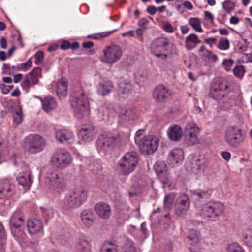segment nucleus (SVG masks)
Segmentation results:
<instances>
[{"mask_svg": "<svg viewBox=\"0 0 252 252\" xmlns=\"http://www.w3.org/2000/svg\"><path fill=\"white\" fill-rule=\"evenodd\" d=\"M125 143V139L118 132H104L97 140V148L100 153L107 154Z\"/></svg>", "mask_w": 252, "mask_h": 252, "instance_id": "1", "label": "nucleus"}, {"mask_svg": "<svg viewBox=\"0 0 252 252\" xmlns=\"http://www.w3.org/2000/svg\"><path fill=\"white\" fill-rule=\"evenodd\" d=\"M70 105L75 116L79 119L89 114V103L87 94L82 91L73 93L70 98Z\"/></svg>", "mask_w": 252, "mask_h": 252, "instance_id": "2", "label": "nucleus"}, {"mask_svg": "<svg viewBox=\"0 0 252 252\" xmlns=\"http://www.w3.org/2000/svg\"><path fill=\"white\" fill-rule=\"evenodd\" d=\"M143 130H138L135 136V142L142 153L152 154L157 150L159 142L157 137L153 135H145Z\"/></svg>", "mask_w": 252, "mask_h": 252, "instance_id": "3", "label": "nucleus"}, {"mask_svg": "<svg viewBox=\"0 0 252 252\" xmlns=\"http://www.w3.org/2000/svg\"><path fill=\"white\" fill-rule=\"evenodd\" d=\"M225 210L224 205L220 202H209L203 204L197 210L198 214L207 220H217Z\"/></svg>", "mask_w": 252, "mask_h": 252, "instance_id": "4", "label": "nucleus"}, {"mask_svg": "<svg viewBox=\"0 0 252 252\" xmlns=\"http://www.w3.org/2000/svg\"><path fill=\"white\" fill-rule=\"evenodd\" d=\"M87 192L78 188L66 194L63 200L64 207L67 209H75L81 206L86 200Z\"/></svg>", "mask_w": 252, "mask_h": 252, "instance_id": "5", "label": "nucleus"}, {"mask_svg": "<svg viewBox=\"0 0 252 252\" xmlns=\"http://www.w3.org/2000/svg\"><path fill=\"white\" fill-rule=\"evenodd\" d=\"M138 156L135 152H127L119 161L118 170L123 175H128L133 171L138 164Z\"/></svg>", "mask_w": 252, "mask_h": 252, "instance_id": "6", "label": "nucleus"}, {"mask_svg": "<svg viewBox=\"0 0 252 252\" xmlns=\"http://www.w3.org/2000/svg\"><path fill=\"white\" fill-rule=\"evenodd\" d=\"M45 184L49 189L59 191L65 187V182L61 172L57 170H50L47 173Z\"/></svg>", "mask_w": 252, "mask_h": 252, "instance_id": "7", "label": "nucleus"}, {"mask_svg": "<svg viewBox=\"0 0 252 252\" xmlns=\"http://www.w3.org/2000/svg\"><path fill=\"white\" fill-rule=\"evenodd\" d=\"M46 146L44 139L38 134L30 135L27 137L23 144L25 152L29 154H36L42 151Z\"/></svg>", "mask_w": 252, "mask_h": 252, "instance_id": "8", "label": "nucleus"}, {"mask_svg": "<svg viewBox=\"0 0 252 252\" xmlns=\"http://www.w3.org/2000/svg\"><path fill=\"white\" fill-rule=\"evenodd\" d=\"M225 140L230 146L237 147L245 139L242 130L237 126H230L225 131Z\"/></svg>", "mask_w": 252, "mask_h": 252, "instance_id": "9", "label": "nucleus"}, {"mask_svg": "<svg viewBox=\"0 0 252 252\" xmlns=\"http://www.w3.org/2000/svg\"><path fill=\"white\" fill-rule=\"evenodd\" d=\"M170 45V42L168 38L162 37L156 38L151 43V52L158 57L162 59H166Z\"/></svg>", "mask_w": 252, "mask_h": 252, "instance_id": "10", "label": "nucleus"}, {"mask_svg": "<svg viewBox=\"0 0 252 252\" xmlns=\"http://www.w3.org/2000/svg\"><path fill=\"white\" fill-rule=\"evenodd\" d=\"M72 161L71 156L65 149H58L52 157L51 162L57 168L64 169L69 165Z\"/></svg>", "mask_w": 252, "mask_h": 252, "instance_id": "11", "label": "nucleus"}, {"mask_svg": "<svg viewBox=\"0 0 252 252\" xmlns=\"http://www.w3.org/2000/svg\"><path fill=\"white\" fill-rule=\"evenodd\" d=\"M122 55L121 48L117 45H111L103 50L100 60L107 64H112L119 61Z\"/></svg>", "mask_w": 252, "mask_h": 252, "instance_id": "12", "label": "nucleus"}, {"mask_svg": "<svg viewBox=\"0 0 252 252\" xmlns=\"http://www.w3.org/2000/svg\"><path fill=\"white\" fill-rule=\"evenodd\" d=\"M154 169L158 175L160 181L163 184V188L168 190H171L174 187V184L171 180L168 173L166 169V165L164 163H158L154 165Z\"/></svg>", "mask_w": 252, "mask_h": 252, "instance_id": "13", "label": "nucleus"}, {"mask_svg": "<svg viewBox=\"0 0 252 252\" xmlns=\"http://www.w3.org/2000/svg\"><path fill=\"white\" fill-rule=\"evenodd\" d=\"M199 131V129L195 123L190 122L186 125L184 130V135L188 144L192 145L198 142L197 135Z\"/></svg>", "mask_w": 252, "mask_h": 252, "instance_id": "14", "label": "nucleus"}, {"mask_svg": "<svg viewBox=\"0 0 252 252\" xmlns=\"http://www.w3.org/2000/svg\"><path fill=\"white\" fill-rule=\"evenodd\" d=\"M97 133L96 128L91 124L83 125L79 132V136L84 142H90L93 140Z\"/></svg>", "mask_w": 252, "mask_h": 252, "instance_id": "15", "label": "nucleus"}, {"mask_svg": "<svg viewBox=\"0 0 252 252\" xmlns=\"http://www.w3.org/2000/svg\"><path fill=\"white\" fill-rule=\"evenodd\" d=\"M188 238L190 252H202L200 245V233L195 230L189 231Z\"/></svg>", "mask_w": 252, "mask_h": 252, "instance_id": "16", "label": "nucleus"}, {"mask_svg": "<svg viewBox=\"0 0 252 252\" xmlns=\"http://www.w3.org/2000/svg\"><path fill=\"white\" fill-rule=\"evenodd\" d=\"M228 84L226 82L215 83L211 85L210 93L215 99H220L224 96V91L228 88Z\"/></svg>", "mask_w": 252, "mask_h": 252, "instance_id": "17", "label": "nucleus"}, {"mask_svg": "<svg viewBox=\"0 0 252 252\" xmlns=\"http://www.w3.org/2000/svg\"><path fill=\"white\" fill-rule=\"evenodd\" d=\"M190 205L188 196L185 194H182L177 199L175 203V213L178 216L186 214Z\"/></svg>", "mask_w": 252, "mask_h": 252, "instance_id": "18", "label": "nucleus"}, {"mask_svg": "<svg viewBox=\"0 0 252 252\" xmlns=\"http://www.w3.org/2000/svg\"><path fill=\"white\" fill-rule=\"evenodd\" d=\"M171 91L163 85L157 86L153 92L154 98L158 102H165L171 96Z\"/></svg>", "mask_w": 252, "mask_h": 252, "instance_id": "19", "label": "nucleus"}, {"mask_svg": "<svg viewBox=\"0 0 252 252\" xmlns=\"http://www.w3.org/2000/svg\"><path fill=\"white\" fill-rule=\"evenodd\" d=\"M27 228L29 233L32 235L43 233L42 222L37 219H31L27 222Z\"/></svg>", "mask_w": 252, "mask_h": 252, "instance_id": "20", "label": "nucleus"}, {"mask_svg": "<svg viewBox=\"0 0 252 252\" xmlns=\"http://www.w3.org/2000/svg\"><path fill=\"white\" fill-rule=\"evenodd\" d=\"M184 159V153L181 148L172 150L168 156L167 161L172 166L181 163Z\"/></svg>", "mask_w": 252, "mask_h": 252, "instance_id": "21", "label": "nucleus"}, {"mask_svg": "<svg viewBox=\"0 0 252 252\" xmlns=\"http://www.w3.org/2000/svg\"><path fill=\"white\" fill-rule=\"evenodd\" d=\"M114 113V110L112 107L103 105L100 106L97 109V115L100 120L108 121Z\"/></svg>", "mask_w": 252, "mask_h": 252, "instance_id": "22", "label": "nucleus"}, {"mask_svg": "<svg viewBox=\"0 0 252 252\" xmlns=\"http://www.w3.org/2000/svg\"><path fill=\"white\" fill-rule=\"evenodd\" d=\"M95 210L98 216L102 219H107L111 216L110 207L106 203H97L95 207Z\"/></svg>", "mask_w": 252, "mask_h": 252, "instance_id": "23", "label": "nucleus"}, {"mask_svg": "<svg viewBox=\"0 0 252 252\" xmlns=\"http://www.w3.org/2000/svg\"><path fill=\"white\" fill-rule=\"evenodd\" d=\"M13 186L8 180H0V199L11 196L13 193Z\"/></svg>", "mask_w": 252, "mask_h": 252, "instance_id": "24", "label": "nucleus"}, {"mask_svg": "<svg viewBox=\"0 0 252 252\" xmlns=\"http://www.w3.org/2000/svg\"><path fill=\"white\" fill-rule=\"evenodd\" d=\"M81 220L83 224L87 227H91L94 223L95 215L90 209H85L81 213Z\"/></svg>", "mask_w": 252, "mask_h": 252, "instance_id": "25", "label": "nucleus"}, {"mask_svg": "<svg viewBox=\"0 0 252 252\" xmlns=\"http://www.w3.org/2000/svg\"><path fill=\"white\" fill-rule=\"evenodd\" d=\"M199 56L202 60L206 62L210 61L216 62L218 58L217 56L206 48L204 45H201L199 49Z\"/></svg>", "mask_w": 252, "mask_h": 252, "instance_id": "26", "label": "nucleus"}, {"mask_svg": "<svg viewBox=\"0 0 252 252\" xmlns=\"http://www.w3.org/2000/svg\"><path fill=\"white\" fill-rule=\"evenodd\" d=\"M16 179L20 185L25 187H30L33 182L32 173L30 171L20 173Z\"/></svg>", "mask_w": 252, "mask_h": 252, "instance_id": "27", "label": "nucleus"}, {"mask_svg": "<svg viewBox=\"0 0 252 252\" xmlns=\"http://www.w3.org/2000/svg\"><path fill=\"white\" fill-rule=\"evenodd\" d=\"M168 135L169 138L174 141H179L183 134L182 129L178 125H173L168 130Z\"/></svg>", "mask_w": 252, "mask_h": 252, "instance_id": "28", "label": "nucleus"}, {"mask_svg": "<svg viewBox=\"0 0 252 252\" xmlns=\"http://www.w3.org/2000/svg\"><path fill=\"white\" fill-rule=\"evenodd\" d=\"M76 247L80 252H92L91 242L85 236H81L79 238Z\"/></svg>", "mask_w": 252, "mask_h": 252, "instance_id": "29", "label": "nucleus"}, {"mask_svg": "<svg viewBox=\"0 0 252 252\" xmlns=\"http://www.w3.org/2000/svg\"><path fill=\"white\" fill-rule=\"evenodd\" d=\"M56 137L60 142H70L74 135L72 131L68 129H61L56 132Z\"/></svg>", "mask_w": 252, "mask_h": 252, "instance_id": "30", "label": "nucleus"}, {"mask_svg": "<svg viewBox=\"0 0 252 252\" xmlns=\"http://www.w3.org/2000/svg\"><path fill=\"white\" fill-rule=\"evenodd\" d=\"M68 83L66 78H62L57 82V94L60 98L65 97L67 94Z\"/></svg>", "mask_w": 252, "mask_h": 252, "instance_id": "31", "label": "nucleus"}, {"mask_svg": "<svg viewBox=\"0 0 252 252\" xmlns=\"http://www.w3.org/2000/svg\"><path fill=\"white\" fill-rule=\"evenodd\" d=\"M113 84L110 81H103L99 83L97 87L98 93L104 96L109 94L112 90Z\"/></svg>", "mask_w": 252, "mask_h": 252, "instance_id": "32", "label": "nucleus"}, {"mask_svg": "<svg viewBox=\"0 0 252 252\" xmlns=\"http://www.w3.org/2000/svg\"><path fill=\"white\" fill-rule=\"evenodd\" d=\"M23 214L20 211H15L10 219L11 228H19L23 223Z\"/></svg>", "mask_w": 252, "mask_h": 252, "instance_id": "33", "label": "nucleus"}, {"mask_svg": "<svg viewBox=\"0 0 252 252\" xmlns=\"http://www.w3.org/2000/svg\"><path fill=\"white\" fill-rule=\"evenodd\" d=\"M11 231L15 239L19 243L22 244L26 242L27 238L23 230L19 228H11Z\"/></svg>", "mask_w": 252, "mask_h": 252, "instance_id": "34", "label": "nucleus"}, {"mask_svg": "<svg viewBox=\"0 0 252 252\" xmlns=\"http://www.w3.org/2000/svg\"><path fill=\"white\" fill-rule=\"evenodd\" d=\"M42 105L43 109L47 112L52 111L57 106L55 100L51 97L44 98L42 101Z\"/></svg>", "mask_w": 252, "mask_h": 252, "instance_id": "35", "label": "nucleus"}, {"mask_svg": "<svg viewBox=\"0 0 252 252\" xmlns=\"http://www.w3.org/2000/svg\"><path fill=\"white\" fill-rule=\"evenodd\" d=\"M132 89V85L129 81L122 79L119 82V92L120 93L127 95Z\"/></svg>", "mask_w": 252, "mask_h": 252, "instance_id": "36", "label": "nucleus"}, {"mask_svg": "<svg viewBox=\"0 0 252 252\" xmlns=\"http://www.w3.org/2000/svg\"><path fill=\"white\" fill-rule=\"evenodd\" d=\"M200 42V40H199L197 35L194 33H192L188 35L186 38L185 46L187 49L190 50L193 48V47L191 45V44H194L195 46Z\"/></svg>", "mask_w": 252, "mask_h": 252, "instance_id": "37", "label": "nucleus"}, {"mask_svg": "<svg viewBox=\"0 0 252 252\" xmlns=\"http://www.w3.org/2000/svg\"><path fill=\"white\" fill-rule=\"evenodd\" d=\"M211 194V191L210 190H201L196 189L192 191V196L195 199L199 201L202 200L208 199Z\"/></svg>", "mask_w": 252, "mask_h": 252, "instance_id": "38", "label": "nucleus"}, {"mask_svg": "<svg viewBox=\"0 0 252 252\" xmlns=\"http://www.w3.org/2000/svg\"><path fill=\"white\" fill-rule=\"evenodd\" d=\"M118 246L114 242L107 241L101 246V252H118Z\"/></svg>", "mask_w": 252, "mask_h": 252, "instance_id": "39", "label": "nucleus"}, {"mask_svg": "<svg viewBox=\"0 0 252 252\" xmlns=\"http://www.w3.org/2000/svg\"><path fill=\"white\" fill-rule=\"evenodd\" d=\"M31 78L33 85H36L39 82V79L42 76L41 69L39 67H34L32 70L28 73Z\"/></svg>", "mask_w": 252, "mask_h": 252, "instance_id": "40", "label": "nucleus"}, {"mask_svg": "<svg viewBox=\"0 0 252 252\" xmlns=\"http://www.w3.org/2000/svg\"><path fill=\"white\" fill-rule=\"evenodd\" d=\"M188 23L196 32L202 33L203 32L201 25V22L199 18L190 17L188 20Z\"/></svg>", "mask_w": 252, "mask_h": 252, "instance_id": "41", "label": "nucleus"}, {"mask_svg": "<svg viewBox=\"0 0 252 252\" xmlns=\"http://www.w3.org/2000/svg\"><path fill=\"white\" fill-rule=\"evenodd\" d=\"M135 110L129 108L122 112L121 117L123 120L128 121L133 119L135 118Z\"/></svg>", "mask_w": 252, "mask_h": 252, "instance_id": "42", "label": "nucleus"}, {"mask_svg": "<svg viewBox=\"0 0 252 252\" xmlns=\"http://www.w3.org/2000/svg\"><path fill=\"white\" fill-rule=\"evenodd\" d=\"M204 163L203 159H201L197 156L194 157L192 163V168L196 169L199 173L203 170Z\"/></svg>", "mask_w": 252, "mask_h": 252, "instance_id": "43", "label": "nucleus"}, {"mask_svg": "<svg viewBox=\"0 0 252 252\" xmlns=\"http://www.w3.org/2000/svg\"><path fill=\"white\" fill-rule=\"evenodd\" d=\"M175 195L172 193L165 196L164 199V210L168 211L172 207L175 200Z\"/></svg>", "mask_w": 252, "mask_h": 252, "instance_id": "44", "label": "nucleus"}, {"mask_svg": "<svg viewBox=\"0 0 252 252\" xmlns=\"http://www.w3.org/2000/svg\"><path fill=\"white\" fill-rule=\"evenodd\" d=\"M246 72L245 67L242 65H236L233 69L234 75L239 79H242Z\"/></svg>", "mask_w": 252, "mask_h": 252, "instance_id": "45", "label": "nucleus"}, {"mask_svg": "<svg viewBox=\"0 0 252 252\" xmlns=\"http://www.w3.org/2000/svg\"><path fill=\"white\" fill-rule=\"evenodd\" d=\"M32 85H34L32 81L31 78L28 74L24 77V80L22 82L21 86L23 89L26 92H28L29 89L32 87Z\"/></svg>", "mask_w": 252, "mask_h": 252, "instance_id": "46", "label": "nucleus"}, {"mask_svg": "<svg viewBox=\"0 0 252 252\" xmlns=\"http://www.w3.org/2000/svg\"><path fill=\"white\" fill-rule=\"evenodd\" d=\"M235 2L232 0H226L222 3V7L225 11L230 13L234 9Z\"/></svg>", "mask_w": 252, "mask_h": 252, "instance_id": "47", "label": "nucleus"}, {"mask_svg": "<svg viewBox=\"0 0 252 252\" xmlns=\"http://www.w3.org/2000/svg\"><path fill=\"white\" fill-rule=\"evenodd\" d=\"M121 252H135L134 244L131 241H127L124 244Z\"/></svg>", "mask_w": 252, "mask_h": 252, "instance_id": "48", "label": "nucleus"}, {"mask_svg": "<svg viewBox=\"0 0 252 252\" xmlns=\"http://www.w3.org/2000/svg\"><path fill=\"white\" fill-rule=\"evenodd\" d=\"M230 44L229 40L222 38L220 39L217 45V48L220 50H227L229 48Z\"/></svg>", "mask_w": 252, "mask_h": 252, "instance_id": "49", "label": "nucleus"}, {"mask_svg": "<svg viewBox=\"0 0 252 252\" xmlns=\"http://www.w3.org/2000/svg\"><path fill=\"white\" fill-rule=\"evenodd\" d=\"M244 240L248 246L252 247V229H248L245 231Z\"/></svg>", "mask_w": 252, "mask_h": 252, "instance_id": "50", "label": "nucleus"}, {"mask_svg": "<svg viewBox=\"0 0 252 252\" xmlns=\"http://www.w3.org/2000/svg\"><path fill=\"white\" fill-rule=\"evenodd\" d=\"M142 192V188L139 184H135L129 189V193L130 196L138 194Z\"/></svg>", "mask_w": 252, "mask_h": 252, "instance_id": "51", "label": "nucleus"}, {"mask_svg": "<svg viewBox=\"0 0 252 252\" xmlns=\"http://www.w3.org/2000/svg\"><path fill=\"white\" fill-rule=\"evenodd\" d=\"M13 121L16 124H19L23 121V116L21 109L15 112L13 114Z\"/></svg>", "mask_w": 252, "mask_h": 252, "instance_id": "52", "label": "nucleus"}, {"mask_svg": "<svg viewBox=\"0 0 252 252\" xmlns=\"http://www.w3.org/2000/svg\"><path fill=\"white\" fill-rule=\"evenodd\" d=\"M234 62L231 59H224L222 62V65L224 66V69L226 71H229L231 70L232 66L234 64Z\"/></svg>", "mask_w": 252, "mask_h": 252, "instance_id": "53", "label": "nucleus"}, {"mask_svg": "<svg viewBox=\"0 0 252 252\" xmlns=\"http://www.w3.org/2000/svg\"><path fill=\"white\" fill-rule=\"evenodd\" d=\"M228 252H244V251L238 244L233 243L229 245Z\"/></svg>", "mask_w": 252, "mask_h": 252, "instance_id": "54", "label": "nucleus"}, {"mask_svg": "<svg viewBox=\"0 0 252 252\" xmlns=\"http://www.w3.org/2000/svg\"><path fill=\"white\" fill-rule=\"evenodd\" d=\"M32 59L30 58L26 62L18 65L19 70H23L26 71L27 68L32 66Z\"/></svg>", "mask_w": 252, "mask_h": 252, "instance_id": "55", "label": "nucleus"}, {"mask_svg": "<svg viewBox=\"0 0 252 252\" xmlns=\"http://www.w3.org/2000/svg\"><path fill=\"white\" fill-rule=\"evenodd\" d=\"M42 214L46 220L53 217V211L51 208L45 209L42 210Z\"/></svg>", "mask_w": 252, "mask_h": 252, "instance_id": "56", "label": "nucleus"}, {"mask_svg": "<svg viewBox=\"0 0 252 252\" xmlns=\"http://www.w3.org/2000/svg\"><path fill=\"white\" fill-rule=\"evenodd\" d=\"M35 61V63L37 65L39 64L42 62L44 54L42 51L37 52L34 55Z\"/></svg>", "mask_w": 252, "mask_h": 252, "instance_id": "57", "label": "nucleus"}, {"mask_svg": "<svg viewBox=\"0 0 252 252\" xmlns=\"http://www.w3.org/2000/svg\"><path fill=\"white\" fill-rule=\"evenodd\" d=\"M163 29L165 31L169 33H172L174 31L172 25L169 22L164 24Z\"/></svg>", "mask_w": 252, "mask_h": 252, "instance_id": "58", "label": "nucleus"}, {"mask_svg": "<svg viewBox=\"0 0 252 252\" xmlns=\"http://www.w3.org/2000/svg\"><path fill=\"white\" fill-rule=\"evenodd\" d=\"M12 88L13 87L12 86L4 84H2L0 86L1 91L4 94H8Z\"/></svg>", "mask_w": 252, "mask_h": 252, "instance_id": "59", "label": "nucleus"}, {"mask_svg": "<svg viewBox=\"0 0 252 252\" xmlns=\"http://www.w3.org/2000/svg\"><path fill=\"white\" fill-rule=\"evenodd\" d=\"M204 16L206 19L210 21L211 24L214 23V16L213 14L210 12L208 11H206L204 12Z\"/></svg>", "mask_w": 252, "mask_h": 252, "instance_id": "60", "label": "nucleus"}, {"mask_svg": "<svg viewBox=\"0 0 252 252\" xmlns=\"http://www.w3.org/2000/svg\"><path fill=\"white\" fill-rule=\"evenodd\" d=\"M148 21L145 18L140 19L138 22V25L140 27H141L143 30L146 29L147 28V24Z\"/></svg>", "mask_w": 252, "mask_h": 252, "instance_id": "61", "label": "nucleus"}, {"mask_svg": "<svg viewBox=\"0 0 252 252\" xmlns=\"http://www.w3.org/2000/svg\"><path fill=\"white\" fill-rule=\"evenodd\" d=\"M183 5L185 8L189 10H191L193 6L191 2L189 0H185L183 2Z\"/></svg>", "mask_w": 252, "mask_h": 252, "instance_id": "62", "label": "nucleus"}, {"mask_svg": "<svg viewBox=\"0 0 252 252\" xmlns=\"http://www.w3.org/2000/svg\"><path fill=\"white\" fill-rule=\"evenodd\" d=\"M217 41V39L214 37H210L205 39V42L206 44H208L210 47H212L213 45Z\"/></svg>", "mask_w": 252, "mask_h": 252, "instance_id": "63", "label": "nucleus"}, {"mask_svg": "<svg viewBox=\"0 0 252 252\" xmlns=\"http://www.w3.org/2000/svg\"><path fill=\"white\" fill-rule=\"evenodd\" d=\"M147 11L151 15H154L157 12V8L153 5L149 6L147 8Z\"/></svg>", "mask_w": 252, "mask_h": 252, "instance_id": "64", "label": "nucleus"}]
</instances>
